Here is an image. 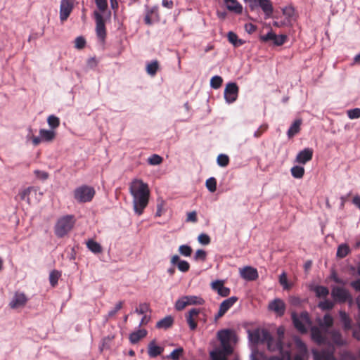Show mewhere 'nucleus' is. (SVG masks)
I'll use <instances>...</instances> for the list:
<instances>
[{"mask_svg":"<svg viewBox=\"0 0 360 360\" xmlns=\"http://www.w3.org/2000/svg\"><path fill=\"white\" fill-rule=\"evenodd\" d=\"M170 262L173 265L176 264L178 269L181 272H187L190 269L189 263L185 260H180L177 255L172 256Z\"/></svg>","mask_w":360,"mask_h":360,"instance_id":"21","label":"nucleus"},{"mask_svg":"<svg viewBox=\"0 0 360 360\" xmlns=\"http://www.w3.org/2000/svg\"><path fill=\"white\" fill-rule=\"evenodd\" d=\"M160 69L159 63L158 60H153L146 65V72L151 77H154L158 70Z\"/></svg>","mask_w":360,"mask_h":360,"instance_id":"30","label":"nucleus"},{"mask_svg":"<svg viewBox=\"0 0 360 360\" xmlns=\"http://www.w3.org/2000/svg\"><path fill=\"white\" fill-rule=\"evenodd\" d=\"M184 352V349L182 347H179L174 350H173L171 354L167 356L172 360H179L180 356L182 355Z\"/></svg>","mask_w":360,"mask_h":360,"instance_id":"48","label":"nucleus"},{"mask_svg":"<svg viewBox=\"0 0 360 360\" xmlns=\"http://www.w3.org/2000/svg\"><path fill=\"white\" fill-rule=\"evenodd\" d=\"M224 3L229 11L240 14L243 11L242 5L237 0H224Z\"/></svg>","mask_w":360,"mask_h":360,"instance_id":"23","label":"nucleus"},{"mask_svg":"<svg viewBox=\"0 0 360 360\" xmlns=\"http://www.w3.org/2000/svg\"><path fill=\"white\" fill-rule=\"evenodd\" d=\"M207 253L203 250H198L195 255V260H201V261H205L206 259Z\"/></svg>","mask_w":360,"mask_h":360,"instance_id":"56","label":"nucleus"},{"mask_svg":"<svg viewBox=\"0 0 360 360\" xmlns=\"http://www.w3.org/2000/svg\"><path fill=\"white\" fill-rule=\"evenodd\" d=\"M291 174L294 178L301 179L304 174V169L301 166H294L290 169Z\"/></svg>","mask_w":360,"mask_h":360,"instance_id":"37","label":"nucleus"},{"mask_svg":"<svg viewBox=\"0 0 360 360\" xmlns=\"http://www.w3.org/2000/svg\"><path fill=\"white\" fill-rule=\"evenodd\" d=\"M174 323V319L171 316H167L162 319L160 320L156 323V327L158 328H163V329H168Z\"/></svg>","mask_w":360,"mask_h":360,"instance_id":"28","label":"nucleus"},{"mask_svg":"<svg viewBox=\"0 0 360 360\" xmlns=\"http://www.w3.org/2000/svg\"><path fill=\"white\" fill-rule=\"evenodd\" d=\"M251 341L254 342H262V331L259 333V331L257 330L250 334Z\"/></svg>","mask_w":360,"mask_h":360,"instance_id":"51","label":"nucleus"},{"mask_svg":"<svg viewBox=\"0 0 360 360\" xmlns=\"http://www.w3.org/2000/svg\"><path fill=\"white\" fill-rule=\"evenodd\" d=\"M217 164L221 167H226L229 163V158L225 154H220L217 157Z\"/></svg>","mask_w":360,"mask_h":360,"instance_id":"46","label":"nucleus"},{"mask_svg":"<svg viewBox=\"0 0 360 360\" xmlns=\"http://www.w3.org/2000/svg\"><path fill=\"white\" fill-rule=\"evenodd\" d=\"M76 219L74 215L68 214L59 218L55 225L54 232L57 237L63 238L74 227Z\"/></svg>","mask_w":360,"mask_h":360,"instance_id":"3","label":"nucleus"},{"mask_svg":"<svg viewBox=\"0 0 360 360\" xmlns=\"http://www.w3.org/2000/svg\"><path fill=\"white\" fill-rule=\"evenodd\" d=\"M95 3L100 11L104 12L107 9V0H95Z\"/></svg>","mask_w":360,"mask_h":360,"instance_id":"55","label":"nucleus"},{"mask_svg":"<svg viewBox=\"0 0 360 360\" xmlns=\"http://www.w3.org/2000/svg\"><path fill=\"white\" fill-rule=\"evenodd\" d=\"M47 122L49 126L51 128L52 130L58 128L60 125V119L53 115H49L47 118Z\"/></svg>","mask_w":360,"mask_h":360,"instance_id":"40","label":"nucleus"},{"mask_svg":"<svg viewBox=\"0 0 360 360\" xmlns=\"http://www.w3.org/2000/svg\"><path fill=\"white\" fill-rule=\"evenodd\" d=\"M292 320L295 328L301 333L307 332L306 324L310 323L309 314L307 312H302L300 316L296 313L292 314Z\"/></svg>","mask_w":360,"mask_h":360,"instance_id":"6","label":"nucleus"},{"mask_svg":"<svg viewBox=\"0 0 360 360\" xmlns=\"http://www.w3.org/2000/svg\"><path fill=\"white\" fill-rule=\"evenodd\" d=\"M179 252L184 256L189 257L192 253V248L187 245H182L179 246Z\"/></svg>","mask_w":360,"mask_h":360,"instance_id":"49","label":"nucleus"},{"mask_svg":"<svg viewBox=\"0 0 360 360\" xmlns=\"http://www.w3.org/2000/svg\"><path fill=\"white\" fill-rule=\"evenodd\" d=\"M314 291L316 294V296L319 298L321 297H326L329 294V290L323 285H317L314 288Z\"/></svg>","mask_w":360,"mask_h":360,"instance_id":"36","label":"nucleus"},{"mask_svg":"<svg viewBox=\"0 0 360 360\" xmlns=\"http://www.w3.org/2000/svg\"><path fill=\"white\" fill-rule=\"evenodd\" d=\"M73 0H62L60 6V19L64 22L70 16L73 9Z\"/></svg>","mask_w":360,"mask_h":360,"instance_id":"12","label":"nucleus"},{"mask_svg":"<svg viewBox=\"0 0 360 360\" xmlns=\"http://www.w3.org/2000/svg\"><path fill=\"white\" fill-rule=\"evenodd\" d=\"M56 137V133L53 130H47L41 129L39 130V136H32V143L38 146L41 141L51 142Z\"/></svg>","mask_w":360,"mask_h":360,"instance_id":"9","label":"nucleus"},{"mask_svg":"<svg viewBox=\"0 0 360 360\" xmlns=\"http://www.w3.org/2000/svg\"><path fill=\"white\" fill-rule=\"evenodd\" d=\"M281 356H272L268 360H290V354L288 351L280 352Z\"/></svg>","mask_w":360,"mask_h":360,"instance_id":"47","label":"nucleus"},{"mask_svg":"<svg viewBox=\"0 0 360 360\" xmlns=\"http://www.w3.org/2000/svg\"><path fill=\"white\" fill-rule=\"evenodd\" d=\"M233 335V333L229 329L218 331L217 337L220 341L221 349L210 352L212 360H227L226 356L233 352V348L231 346L230 342Z\"/></svg>","mask_w":360,"mask_h":360,"instance_id":"1","label":"nucleus"},{"mask_svg":"<svg viewBox=\"0 0 360 360\" xmlns=\"http://www.w3.org/2000/svg\"><path fill=\"white\" fill-rule=\"evenodd\" d=\"M87 248L94 253L98 254L102 252L101 245L94 240H89L86 242Z\"/></svg>","mask_w":360,"mask_h":360,"instance_id":"33","label":"nucleus"},{"mask_svg":"<svg viewBox=\"0 0 360 360\" xmlns=\"http://www.w3.org/2000/svg\"><path fill=\"white\" fill-rule=\"evenodd\" d=\"M212 288L216 290L221 297H227L229 295L231 290L229 288L224 285L221 281H216L212 283Z\"/></svg>","mask_w":360,"mask_h":360,"instance_id":"20","label":"nucleus"},{"mask_svg":"<svg viewBox=\"0 0 360 360\" xmlns=\"http://www.w3.org/2000/svg\"><path fill=\"white\" fill-rule=\"evenodd\" d=\"M331 295L335 302L340 303H345L346 301L351 299V295L349 291L347 289L339 286L333 287Z\"/></svg>","mask_w":360,"mask_h":360,"instance_id":"10","label":"nucleus"},{"mask_svg":"<svg viewBox=\"0 0 360 360\" xmlns=\"http://www.w3.org/2000/svg\"><path fill=\"white\" fill-rule=\"evenodd\" d=\"M296 344L300 349V353L295 356L294 360H307V349L305 344L301 340H297Z\"/></svg>","mask_w":360,"mask_h":360,"instance_id":"25","label":"nucleus"},{"mask_svg":"<svg viewBox=\"0 0 360 360\" xmlns=\"http://www.w3.org/2000/svg\"><path fill=\"white\" fill-rule=\"evenodd\" d=\"M334 348H329L328 350L314 352V360H336L334 355Z\"/></svg>","mask_w":360,"mask_h":360,"instance_id":"19","label":"nucleus"},{"mask_svg":"<svg viewBox=\"0 0 360 360\" xmlns=\"http://www.w3.org/2000/svg\"><path fill=\"white\" fill-rule=\"evenodd\" d=\"M239 89L236 83H228L224 89V98L227 103H231L236 101Z\"/></svg>","mask_w":360,"mask_h":360,"instance_id":"11","label":"nucleus"},{"mask_svg":"<svg viewBox=\"0 0 360 360\" xmlns=\"http://www.w3.org/2000/svg\"><path fill=\"white\" fill-rule=\"evenodd\" d=\"M164 351V348L155 345V340H153L148 345V355L152 357H156L160 355Z\"/></svg>","mask_w":360,"mask_h":360,"instance_id":"24","label":"nucleus"},{"mask_svg":"<svg viewBox=\"0 0 360 360\" xmlns=\"http://www.w3.org/2000/svg\"><path fill=\"white\" fill-rule=\"evenodd\" d=\"M34 174L38 179L46 180L49 177V174L44 171L35 170Z\"/></svg>","mask_w":360,"mask_h":360,"instance_id":"62","label":"nucleus"},{"mask_svg":"<svg viewBox=\"0 0 360 360\" xmlns=\"http://www.w3.org/2000/svg\"><path fill=\"white\" fill-rule=\"evenodd\" d=\"M188 305V302L186 300H185V296H184L176 302L175 308L178 311H181Z\"/></svg>","mask_w":360,"mask_h":360,"instance_id":"50","label":"nucleus"},{"mask_svg":"<svg viewBox=\"0 0 360 360\" xmlns=\"http://www.w3.org/2000/svg\"><path fill=\"white\" fill-rule=\"evenodd\" d=\"M313 153L314 151L311 148H306L297 153L295 162L299 164L304 165L312 159Z\"/></svg>","mask_w":360,"mask_h":360,"instance_id":"15","label":"nucleus"},{"mask_svg":"<svg viewBox=\"0 0 360 360\" xmlns=\"http://www.w3.org/2000/svg\"><path fill=\"white\" fill-rule=\"evenodd\" d=\"M86 45V40L83 37H77L75 41V46L78 49H83Z\"/></svg>","mask_w":360,"mask_h":360,"instance_id":"52","label":"nucleus"},{"mask_svg":"<svg viewBox=\"0 0 360 360\" xmlns=\"http://www.w3.org/2000/svg\"><path fill=\"white\" fill-rule=\"evenodd\" d=\"M33 189H34L33 187H28V188L24 189L23 191H22L19 193L20 199L22 200H25V198L30 194L31 191L33 190Z\"/></svg>","mask_w":360,"mask_h":360,"instance_id":"63","label":"nucleus"},{"mask_svg":"<svg viewBox=\"0 0 360 360\" xmlns=\"http://www.w3.org/2000/svg\"><path fill=\"white\" fill-rule=\"evenodd\" d=\"M340 321L343 324V329L345 331H348L352 329V319L349 315L345 311L340 310L339 311Z\"/></svg>","mask_w":360,"mask_h":360,"instance_id":"26","label":"nucleus"},{"mask_svg":"<svg viewBox=\"0 0 360 360\" xmlns=\"http://www.w3.org/2000/svg\"><path fill=\"white\" fill-rule=\"evenodd\" d=\"M269 308L270 310L274 311L278 316H281L285 314V304L282 300L275 299L269 303Z\"/></svg>","mask_w":360,"mask_h":360,"instance_id":"17","label":"nucleus"},{"mask_svg":"<svg viewBox=\"0 0 360 360\" xmlns=\"http://www.w3.org/2000/svg\"><path fill=\"white\" fill-rule=\"evenodd\" d=\"M147 162L150 165H158L163 162V158L158 154H153L148 158Z\"/></svg>","mask_w":360,"mask_h":360,"instance_id":"41","label":"nucleus"},{"mask_svg":"<svg viewBox=\"0 0 360 360\" xmlns=\"http://www.w3.org/2000/svg\"><path fill=\"white\" fill-rule=\"evenodd\" d=\"M95 195L94 188L89 186H82L74 191V198L79 202H90Z\"/></svg>","mask_w":360,"mask_h":360,"instance_id":"4","label":"nucleus"},{"mask_svg":"<svg viewBox=\"0 0 360 360\" xmlns=\"http://www.w3.org/2000/svg\"><path fill=\"white\" fill-rule=\"evenodd\" d=\"M246 1L249 3L252 10L255 9L257 6H259L264 13L265 18L271 17L274 7L270 0H247Z\"/></svg>","mask_w":360,"mask_h":360,"instance_id":"7","label":"nucleus"},{"mask_svg":"<svg viewBox=\"0 0 360 360\" xmlns=\"http://www.w3.org/2000/svg\"><path fill=\"white\" fill-rule=\"evenodd\" d=\"M149 312V306L148 304H141L139 309L136 308V314L139 315H143Z\"/></svg>","mask_w":360,"mask_h":360,"instance_id":"53","label":"nucleus"},{"mask_svg":"<svg viewBox=\"0 0 360 360\" xmlns=\"http://www.w3.org/2000/svg\"><path fill=\"white\" fill-rule=\"evenodd\" d=\"M200 310L199 309H191L186 315V321L191 330H193L197 328L196 319L198 317Z\"/></svg>","mask_w":360,"mask_h":360,"instance_id":"18","label":"nucleus"},{"mask_svg":"<svg viewBox=\"0 0 360 360\" xmlns=\"http://www.w3.org/2000/svg\"><path fill=\"white\" fill-rule=\"evenodd\" d=\"M238 297L233 296L224 300L219 306L218 313L215 316V319L222 317L226 312L237 302Z\"/></svg>","mask_w":360,"mask_h":360,"instance_id":"13","label":"nucleus"},{"mask_svg":"<svg viewBox=\"0 0 360 360\" xmlns=\"http://www.w3.org/2000/svg\"><path fill=\"white\" fill-rule=\"evenodd\" d=\"M262 342L266 343L268 349L271 352H284L283 349V342H281V340L273 338L266 330H262Z\"/></svg>","mask_w":360,"mask_h":360,"instance_id":"5","label":"nucleus"},{"mask_svg":"<svg viewBox=\"0 0 360 360\" xmlns=\"http://www.w3.org/2000/svg\"><path fill=\"white\" fill-rule=\"evenodd\" d=\"M240 276L247 281H255L258 278V272L256 269L251 266H245L240 269Z\"/></svg>","mask_w":360,"mask_h":360,"instance_id":"16","label":"nucleus"},{"mask_svg":"<svg viewBox=\"0 0 360 360\" xmlns=\"http://www.w3.org/2000/svg\"><path fill=\"white\" fill-rule=\"evenodd\" d=\"M349 252V247L347 244H342L338 246L336 255L340 259L345 258Z\"/></svg>","mask_w":360,"mask_h":360,"instance_id":"35","label":"nucleus"},{"mask_svg":"<svg viewBox=\"0 0 360 360\" xmlns=\"http://www.w3.org/2000/svg\"><path fill=\"white\" fill-rule=\"evenodd\" d=\"M198 241L203 245H208L210 243V238L209 236L205 233H201L198 236Z\"/></svg>","mask_w":360,"mask_h":360,"instance_id":"60","label":"nucleus"},{"mask_svg":"<svg viewBox=\"0 0 360 360\" xmlns=\"http://www.w3.org/2000/svg\"><path fill=\"white\" fill-rule=\"evenodd\" d=\"M223 82V79L220 76H214L211 78L210 86L214 89H219Z\"/></svg>","mask_w":360,"mask_h":360,"instance_id":"42","label":"nucleus"},{"mask_svg":"<svg viewBox=\"0 0 360 360\" xmlns=\"http://www.w3.org/2000/svg\"><path fill=\"white\" fill-rule=\"evenodd\" d=\"M27 300H28L24 293L15 292L12 300L9 303V306L12 309L22 307L26 304Z\"/></svg>","mask_w":360,"mask_h":360,"instance_id":"14","label":"nucleus"},{"mask_svg":"<svg viewBox=\"0 0 360 360\" xmlns=\"http://www.w3.org/2000/svg\"><path fill=\"white\" fill-rule=\"evenodd\" d=\"M347 115L350 119H357L360 117V108H354L347 111Z\"/></svg>","mask_w":360,"mask_h":360,"instance_id":"54","label":"nucleus"},{"mask_svg":"<svg viewBox=\"0 0 360 360\" xmlns=\"http://www.w3.org/2000/svg\"><path fill=\"white\" fill-rule=\"evenodd\" d=\"M268 129V125L266 124H262L257 130L254 133V136L255 138H259L262 136L263 133H264Z\"/></svg>","mask_w":360,"mask_h":360,"instance_id":"57","label":"nucleus"},{"mask_svg":"<svg viewBox=\"0 0 360 360\" xmlns=\"http://www.w3.org/2000/svg\"><path fill=\"white\" fill-rule=\"evenodd\" d=\"M122 307V302H119L117 304H116V305L113 309L109 311V312L108 314V317L111 318V317L114 316Z\"/></svg>","mask_w":360,"mask_h":360,"instance_id":"59","label":"nucleus"},{"mask_svg":"<svg viewBox=\"0 0 360 360\" xmlns=\"http://www.w3.org/2000/svg\"><path fill=\"white\" fill-rule=\"evenodd\" d=\"M94 18L96 20V32L99 40L103 43L106 37V29L105 20L102 15L98 11H94Z\"/></svg>","mask_w":360,"mask_h":360,"instance_id":"8","label":"nucleus"},{"mask_svg":"<svg viewBox=\"0 0 360 360\" xmlns=\"http://www.w3.org/2000/svg\"><path fill=\"white\" fill-rule=\"evenodd\" d=\"M288 37L285 34L276 35L275 34V37L273 39V43L276 46H282L285 43Z\"/></svg>","mask_w":360,"mask_h":360,"instance_id":"43","label":"nucleus"},{"mask_svg":"<svg viewBox=\"0 0 360 360\" xmlns=\"http://www.w3.org/2000/svg\"><path fill=\"white\" fill-rule=\"evenodd\" d=\"M330 334L331 339L335 344L338 345H343L345 344V341L339 331L333 330L330 333Z\"/></svg>","mask_w":360,"mask_h":360,"instance_id":"34","label":"nucleus"},{"mask_svg":"<svg viewBox=\"0 0 360 360\" xmlns=\"http://www.w3.org/2000/svg\"><path fill=\"white\" fill-rule=\"evenodd\" d=\"M61 274L57 270H53L49 274V281L51 286L55 287L58 284Z\"/></svg>","mask_w":360,"mask_h":360,"instance_id":"39","label":"nucleus"},{"mask_svg":"<svg viewBox=\"0 0 360 360\" xmlns=\"http://www.w3.org/2000/svg\"><path fill=\"white\" fill-rule=\"evenodd\" d=\"M206 187L210 192H214L217 189V180L214 177H210L206 181Z\"/></svg>","mask_w":360,"mask_h":360,"instance_id":"44","label":"nucleus"},{"mask_svg":"<svg viewBox=\"0 0 360 360\" xmlns=\"http://www.w3.org/2000/svg\"><path fill=\"white\" fill-rule=\"evenodd\" d=\"M188 305H202L205 303V300L199 296L188 295L185 296Z\"/></svg>","mask_w":360,"mask_h":360,"instance_id":"31","label":"nucleus"},{"mask_svg":"<svg viewBox=\"0 0 360 360\" xmlns=\"http://www.w3.org/2000/svg\"><path fill=\"white\" fill-rule=\"evenodd\" d=\"M333 325V319L328 314H325L323 318V320L321 321L319 323V326L321 328H329L332 327Z\"/></svg>","mask_w":360,"mask_h":360,"instance_id":"38","label":"nucleus"},{"mask_svg":"<svg viewBox=\"0 0 360 360\" xmlns=\"http://www.w3.org/2000/svg\"><path fill=\"white\" fill-rule=\"evenodd\" d=\"M319 307L322 310H330L334 307V303L328 300H325L319 303Z\"/></svg>","mask_w":360,"mask_h":360,"instance_id":"45","label":"nucleus"},{"mask_svg":"<svg viewBox=\"0 0 360 360\" xmlns=\"http://www.w3.org/2000/svg\"><path fill=\"white\" fill-rule=\"evenodd\" d=\"M150 195L148 185L136 179V215H141L148 206Z\"/></svg>","mask_w":360,"mask_h":360,"instance_id":"2","label":"nucleus"},{"mask_svg":"<svg viewBox=\"0 0 360 360\" xmlns=\"http://www.w3.org/2000/svg\"><path fill=\"white\" fill-rule=\"evenodd\" d=\"M311 335L312 340L319 345L323 344L326 342V337L318 327L314 326L311 328Z\"/></svg>","mask_w":360,"mask_h":360,"instance_id":"22","label":"nucleus"},{"mask_svg":"<svg viewBox=\"0 0 360 360\" xmlns=\"http://www.w3.org/2000/svg\"><path fill=\"white\" fill-rule=\"evenodd\" d=\"M153 16L157 18H158V9L157 7L151 8L147 11L144 18V22L148 25H152V18Z\"/></svg>","mask_w":360,"mask_h":360,"instance_id":"29","label":"nucleus"},{"mask_svg":"<svg viewBox=\"0 0 360 360\" xmlns=\"http://www.w3.org/2000/svg\"><path fill=\"white\" fill-rule=\"evenodd\" d=\"M227 37L229 41L236 47L241 46L244 43V41L242 39H238L237 34L233 32H229L227 34Z\"/></svg>","mask_w":360,"mask_h":360,"instance_id":"32","label":"nucleus"},{"mask_svg":"<svg viewBox=\"0 0 360 360\" xmlns=\"http://www.w3.org/2000/svg\"><path fill=\"white\" fill-rule=\"evenodd\" d=\"M198 221L197 213L195 211L188 212L187 214L186 221L195 223Z\"/></svg>","mask_w":360,"mask_h":360,"instance_id":"61","label":"nucleus"},{"mask_svg":"<svg viewBox=\"0 0 360 360\" xmlns=\"http://www.w3.org/2000/svg\"><path fill=\"white\" fill-rule=\"evenodd\" d=\"M245 30L248 33L252 34L256 31L257 26L252 23H247L245 25Z\"/></svg>","mask_w":360,"mask_h":360,"instance_id":"64","label":"nucleus"},{"mask_svg":"<svg viewBox=\"0 0 360 360\" xmlns=\"http://www.w3.org/2000/svg\"><path fill=\"white\" fill-rule=\"evenodd\" d=\"M274 37H275V33L271 31L265 35H261L259 39L260 41L263 42H267L269 41H273Z\"/></svg>","mask_w":360,"mask_h":360,"instance_id":"58","label":"nucleus"},{"mask_svg":"<svg viewBox=\"0 0 360 360\" xmlns=\"http://www.w3.org/2000/svg\"><path fill=\"white\" fill-rule=\"evenodd\" d=\"M302 124V120L298 119L294 121L292 125L290 127L288 130L287 134L288 138H292L297 134H298L300 131V127Z\"/></svg>","mask_w":360,"mask_h":360,"instance_id":"27","label":"nucleus"}]
</instances>
